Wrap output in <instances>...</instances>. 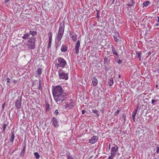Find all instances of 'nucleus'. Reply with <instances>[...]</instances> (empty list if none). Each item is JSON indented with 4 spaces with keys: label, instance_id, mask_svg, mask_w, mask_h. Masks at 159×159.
Wrapping results in <instances>:
<instances>
[{
    "label": "nucleus",
    "instance_id": "f257e3e1",
    "mask_svg": "<svg viewBox=\"0 0 159 159\" xmlns=\"http://www.w3.org/2000/svg\"><path fill=\"white\" fill-rule=\"evenodd\" d=\"M52 93L54 99L57 104L61 103L66 99V92L61 86L54 87Z\"/></svg>",
    "mask_w": 159,
    "mask_h": 159
},
{
    "label": "nucleus",
    "instance_id": "f03ea898",
    "mask_svg": "<svg viewBox=\"0 0 159 159\" xmlns=\"http://www.w3.org/2000/svg\"><path fill=\"white\" fill-rule=\"evenodd\" d=\"M37 32L36 31H30L29 33H26L23 34L22 38L24 39H27L28 38H35L34 36L36 35Z\"/></svg>",
    "mask_w": 159,
    "mask_h": 159
},
{
    "label": "nucleus",
    "instance_id": "7ed1b4c3",
    "mask_svg": "<svg viewBox=\"0 0 159 159\" xmlns=\"http://www.w3.org/2000/svg\"><path fill=\"white\" fill-rule=\"evenodd\" d=\"M35 38H34L32 39H28V43L27 44V45L29 48L31 49H33L35 48Z\"/></svg>",
    "mask_w": 159,
    "mask_h": 159
},
{
    "label": "nucleus",
    "instance_id": "20e7f679",
    "mask_svg": "<svg viewBox=\"0 0 159 159\" xmlns=\"http://www.w3.org/2000/svg\"><path fill=\"white\" fill-rule=\"evenodd\" d=\"M64 26L63 25H60V27L59 29L58 32L57 34V39L60 41L61 40L64 31Z\"/></svg>",
    "mask_w": 159,
    "mask_h": 159
},
{
    "label": "nucleus",
    "instance_id": "39448f33",
    "mask_svg": "<svg viewBox=\"0 0 159 159\" xmlns=\"http://www.w3.org/2000/svg\"><path fill=\"white\" fill-rule=\"evenodd\" d=\"M56 66L57 67H64L66 64V61L62 57H59Z\"/></svg>",
    "mask_w": 159,
    "mask_h": 159
},
{
    "label": "nucleus",
    "instance_id": "423d86ee",
    "mask_svg": "<svg viewBox=\"0 0 159 159\" xmlns=\"http://www.w3.org/2000/svg\"><path fill=\"white\" fill-rule=\"evenodd\" d=\"M58 75L61 79L67 80L68 79L67 74L65 73L62 70H60L58 71Z\"/></svg>",
    "mask_w": 159,
    "mask_h": 159
},
{
    "label": "nucleus",
    "instance_id": "0eeeda50",
    "mask_svg": "<svg viewBox=\"0 0 159 159\" xmlns=\"http://www.w3.org/2000/svg\"><path fill=\"white\" fill-rule=\"evenodd\" d=\"M80 48V41L78 40L76 44V45L75 46V54L76 55V57H77V58H78L79 56L78 54L79 53V49Z\"/></svg>",
    "mask_w": 159,
    "mask_h": 159
},
{
    "label": "nucleus",
    "instance_id": "6e6552de",
    "mask_svg": "<svg viewBox=\"0 0 159 159\" xmlns=\"http://www.w3.org/2000/svg\"><path fill=\"white\" fill-rule=\"evenodd\" d=\"M118 146L116 145H115L114 146L112 147L111 148V154L116 155L117 153L116 152L118 151Z\"/></svg>",
    "mask_w": 159,
    "mask_h": 159
},
{
    "label": "nucleus",
    "instance_id": "1a4fd4ad",
    "mask_svg": "<svg viewBox=\"0 0 159 159\" xmlns=\"http://www.w3.org/2000/svg\"><path fill=\"white\" fill-rule=\"evenodd\" d=\"M74 105V103L73 101L71 100L69 102H67L66 103V105L65 106V108H68L69 109L72 108Z\"/></svg>",
    "mask_w": 159,
    "mask_h": 159
},
{
    "label": "nucleus",
    "instance_id": "9d476101",
    "mask_svg": "<svg viewBox=\"0 0 159 159\" xmlns=\"http://www.w3.org/2000/svg\"><path fill=\"white\" fill-rule=\"evenodd\" d=\"M98 139L97 136H93L89 140V142L91 144H94L96 143Z\"/></svg>",
    "mask_w": 159,
    "mask_h": 159
},
{
    "label": "nucleus",
    "instance_id": "9b49d317",
    "mask_svg": "<svg viewBox=\"0 0 159 159\" xmlns=\"http://www.w3.org/2000/svg\"><path fill=\"white\" fill-rule=\"evenodd\" d=\"M21 101L20 100H16L15 102V106L18 109H20L21 108Z\"/></svg>",
    "mask_w": 159,
    "mask_h": 159
},
{
    "label": "nucleus",
    "instance_id": "f8f14e48",
    "mask_svg": "<svg viewBox=\"0 0 159 159\" xmlns=\"http://www.w3.org/2000/svg\"><path fill=\"white\" fill-rule=\"evenodd\" d=\"M113 37L115 41L117 42L119 40V38H120V36L119 33L116 31L115 32L114 34L113 35Z\"/></svg>",
    "mask_w": 159,
    "mask_h": 159
},
{
    "label": "nucleus",
    "instance_id": "ddd939ff",
    "mask_svg": "<svg viewBox=\"0 0 159 159\" xmlns=\"http://www.w3.org/2000/svg\"><path fill=\"white\" fill-rule=\"evenodd\" d=\"M52 121L53 125L55 127H57L58 126V121L57 120L56 118L54 117H53L52 119Z\"/></svg>",
    "mask_w": 159,
    "mask_h": 159
},
{
    "label": "nucleus",
    "instance_id": "4468645a",
    "mask_svg": "<svg viewBox=\"0 0 159 159\" xmlns=\"http://www.w3.org/2000/svg\"><path fill=\"white\" fill-rule=\"evenodd\" d=\"M70 37L74 42H76L77 38V36L76 34L74 33H72L70 34Z\"/></svg>",
    "mask_w": 159,
    "mask_h": 159
},
{
    "label": "nucleus",
    "instance_id": "2eb2a0df",
    "mask_svg": "<svg viewBox=\"0 0 159 159\" xmlns=\"http://www.w3.org/2000/svg\"><path fill=\"white\" fill-rule=\"evenodd\" d=\"M111 51L112 52V53L113 54L116 55L118 57H119V55L116 52V50L114 46L112 45L111 47Z\"/></svg>",
    "mask_w": 159,
    "mask_h": 159
},
{
    "label": "nucleus",
    "instance_id": "dca6fc26",
    "mask_svg": "<svg viewBox=\"0 0 159 159\" xmlns=\"http://www.w3.org/2000/svg\"><path fill=\"white\" fill-rule=\"evenodd\" d=\"M67 50V47L65 44H62L61 48V51L62 52H65Z\"/></svg>",
    "mask_w": 159,
    "mask_h": 159
},
{
    "label": "nucleus",
    "instance_id": "f3484780",
    "mask_svg": "<svg viewBox=\"0 0 159 159\" xmlns=\"http://www.w3.org/2000/svg\"><path fill=\"white\" fill-rule=\"evenodd\" d=\"M92 81L93 86H96L98 84V80L97 79L93 77L92 78Z\"/></svg>",
    "mask_w": 159,
    "mask_h": 159
},
{
    "label": "nucleus",
    "instance_id": "a211bd4d",
    "mask_svg": "<svg viewBox=\"0 0 159 159\" xmlns=\"http://www.w3.org/2000/svg\"><path fill=\"white\" fill-rule=\"evenodd\" d=\"M138 109V107L134 110L132 114V118L135 117Z\"/></svg>",
    "mask_w": 159,
    "mask_h": 159
},
{
    "label": "nucleus",
    "instance_id": "6ab92c4d",
    "mask_svg": "<svg viewBox=\"0 0 159 159\" xmlns=\"http://www.w3.org/2000/svg\"><path fill=\"white\" fill-rule=\"evenodd\" d=\"M136 53L137 54V55H138V58H139V60H140L142 53L140 52H139L136 51Z\"/></svg>",
    "mask_w": 159,
    "mask_h": 159
},
{
    "label": "nucleus",
    "instance_id": "aec40b11",
    "mask_svg": "<svg viewBox=\"0 0 159 159\" xmlns=\"http://www.w3.org/2000/svg\"><path fill=\"white\" fill-rule=\"evenodd\" d=\"M113 84V78H111L108 81V84L109 86H112Z\"/></svg>",
    "mask_w": 159,
    "mask_h": 159
},
{
    "label": "nucleus",
    "instance_id": "412c9836",
    "mask_svg": "<svg viewBox=\"0 0 159 159\" xmlns=\"http://www.w3.org/2000/svg\"><path fill=\"white\" fill-rule=\"evenodd\" d=\"M150 4V2L149 1L144 2L143 3V5L144 7H147Z\"/></svg>",
    "mask_w": 159,
    "mask_h": 159
},
{
    "label": "nucleus",
    "instance_id": "4be33fe9",
    "mask_svg": "<svg viewBox=\"0 0 159 159\" xmlns=\"http://www.w3.org/2000/svg\"><path fill=\"white\" fill-rule=\"evenodd\" d=\"M14 139V133H12L11 135L10 141L11 142H13Z\"/></svg>",
    "mask_w": 159,
    "mask_h": 159
},
{
    "label": "nucleus",
    "instance_id": "5701e85b",
    "mask_svg": "<svg viewBox=\"0 0 159 159\" xmlns=\"http://www.w3.org/2000/svg\"><path fill=\"white\" fill-rule=\"evenodd\" d=\"M37 74L39 75H40L42 74V70L41 68H38L36 71Z\"/></svg>",
    "mask_w": 159,
    "mask_h": 159
},
{
    "label": "nucleus",
    "instance_id": "b1692460",
    "mask_svg": "<svg viewBox=\"0 0 159 159\" xmlns=\"http://www.w3.org/2000/svg\"><path fill=\"white\" fill-rule=\"evenodd\" d=\"M34 155L35 156V158L36 159H38L40 157V156L39 153L37 152H35L34 153Z\"/></svg>",
    "mask_w": 159,
    "mask_h": 159
},
{
    "label": "nucleus",
    "instance_id": "393cba45",
    "mask_svg": "<svg viewBox=\"0 0 159 159\" xmlns=\"http://www.w3.org/2000/svg\"><path fill=\"white\" fill-rule=\"evenodd\" d=\"M50 105L48 103L45 106V110L46 111H48L49 110Z\"/></svg>",
    "mask_w": 159,
    "mask_h": 159
},
{
    "label": "nucleus",
    "instance_id": "a878e982",
    "mask_svg": "<svg viewBox=\"0 0 159 159\" xmlns=\"http://www.w3.org/2000/svg\"><path fill=\"white\" fill-rule=\"evenodd\" d=\"M25 150V148L24 147L23 149L22 150V151L20 154V156L21 157H23Z\"/></svg>",
    "mask_w": 159,
    "mask_h": 159
},
{
    "label": "nucleus",
    "instance_id": "bb28decb",
    "mask_svg": "<svg viewBox=\"0 0 159 159\" xmlns=\"http://www.w3.org/2000/svg\"><path fill=\"white\" fill-rule=\"evenodd\" d=\"M126 116L125 114L123 113L122 114V118L124 120V122L125 123L126 120Z\"/></svg>",
    "mask_w": 159,
    "mask_h": 159
},
{
    "label": "nucleus",
    "instance_id": "cd10ccee",
    "mask_svg": "<svg viewBox=\"0 0 159 159\" xmlns=\"http://www.w3.org/2000/svg\"><path fill=\"white\" fill-rule=\"evenodd\" d=\"M92 111L93 113L96 114L98 116H99V115L98 113V111L97 110H93Z\"/></svg>",
    "mask_w": 159,
    "mask_h": 159
},
{
    "label": "nucleus",
    "instance_id": "c85d7f7f",
    "mask_svg": "<svg viewBox=\"0 0 159 159\" xmlns=\"http://www.w3.org/2000/svg\"><path fill=\"white\" fill-rule=\"evenodd\" d=\"M111 155L108 157V159H112L113 158V157L115 156V155L112 154H111Z\"/></svg>",
    "mask_w": 159,
    "mask_h": 159
},
{
    "label": "nucleus",
    "instance_id": "c756f323",
    "mask_svg": "<svg viewBox=\"0 0 159 159\" xmlns=\"http://www.w3.org/2000/svg\"><path fill=\"white\" fill-rule=\"evenodd\" d=\"M48 37L49 39H52V32H49L48 34Z\"/></svg>",
    "mask_w": 159,
    "mask_h": 159
},
{
    "label": "nucleus",
    "instance_id": "7c9ffc66",
    "mask_svg": "<svg viewBox=\"0 0 159 159\" xmlns=\"http://www.w3.org/2000/svg\"><path fill=\"white\" fill-rule=\"evenodd\" d=\"M6 125L4 124L3 125V131H4L6 130Z\"/></svg>",
    "mask_w": 159,
    "mask_h": 159
},
{
    "label": "nucleus",
    "instance_id": "2f4dec72",
    "mask_svg": "<svg viewBox=\"0 0 159 159\" xmlns=\"http://www.w3.org/2000/svg\"><path fill=\"white\" fill-rule=\"evenodd\" d=\"M120 112V110H117L116 112L115 113L114 115H117L119 114V112Z\"/></svg>",
    "mask_w": 159,
    "mask_h": 159
},
{
    "label": "nucleus",
    "instance_id": "473e14b6",
    "mask_svg": "<svg viewBox=\"0 0 159 159\" xmlns=\"http://www.w3.org/2000/svg\"><path fill=\"white\" fill-rule=\"evenodd\" d=\"M134 4L132 3H128L127 4V5L129 7H131V6H134Z\"/></svg>",
    "mask_w": 159,
    "mask_h": 159
},
{
    "label": "nucleus",
    "instance_id": "72a5a7b5",
    "mask_svg": "<svg viewBox=\"0 0 159 159\" xmlns=\"http://www.w3.org/2000/svg\"><path fill=\"white\" fill-rule=\"evenodd\" d=\"M54 113L56 116H57L59 112L58 111V110L57 109H56L55 110Z\"/></svg>",
    "mask_w": 159,
    "mask_h": 159
},
{
    "label": "nucleus",
    "instance_id": "f704fd0d",
    "mask_svg": "<svg viewBox=\"0 0 159 159\" xmlns=\"http://www.w3.org/2000/svg\"><path fill=\"white\" fill-rule=\"evenodd\" d=\"M67 159H73V158L72 157L70 156L69 154H67Z\"/></svg>",
    "mask_w": 159,
    "mask_h": 159
},
{
    "label": "nucleus",
    "instance_id": "c9c22d12",
    "mask_svg": "<svg viewBox=\"0 0 159 159\" xmlns=\"http://www.w3.org/2000/svg\"><path fill=\"white\" fill-rule=\"evenodd\" d=\"M108 58L107 57H105L104 58V61L107 62L108 61Z\"/></svg>",
    "mask_w": 159,
    "mask_h": 159
},
{
    "label": "nucleus",
    "instance_id": "e433bc0d",
    "mask_svg": "<svg viewBox=\"0 0 159 159\" xmlns=\"http://www.w3.org/2000/svg\"><path fill=\"white\" fill-rule=\"evenodd\" d=\"M156 147L157 148L156 152L157 154H158L159 153V147L157 146Z\"/></svg>",
    "mask_w": 159,
    "mask_h": 159
},
{
    "label": "nucleus",
    "instance_id": "4c0bfd02",
    "mask_svg": "<svg viewBox=\"0 0 159 159\" xmlns=\"http://www.w3.org/2000/svg\"><path fill=\"white\" fill-rule=\"evenodd\" d=\"M117 62L118 64H120L122 62V60H121L119 59Z\"/></svg>",
    "mask_w": 159,
    "mask_h": 159
},
{
    "label": "nucleus",
    "instance_id": "58836bf2",
    "mask_svg": "<svg viewBox=\"0 0 159 159\" xmlns=\"http://www.w3.org/2000/svg\"><path fill=\"white\" fill-rule=\"evenodd\" d=\"M52 39H49L48 43L49 45H51V43L52 42Z\"/></svg>",
    "mask_w": 159,
    "mask_h": 159
},
{
    "label": "nucleus",
    "instance_id": "ea45409f",
    "mask_svg": "<svg viewBox=\"0 0 159 159\" xmlns=\"http://www.w3.org/2000/svg\"><path fill=\"white\" fill-rule=\"evenodd\" d=\"M7 82V83H8L10 82V79L8 78H7L6 79Z\"/></svg>",
    "mask_w": 159,
    "mask_h": 159
},
{
    "label": "nucleus",
    "instance_id": "a19ab883",
    "mask_svg": "<svg viewBox=\"0 0 159 159\" xmlns=\"http://www.w3.org/2000/svg\"><path fill=\"white\" fill-rule=\"evenodd\" d=\"M9 1V0H5L3 2V3L4 4L7 3Z\"/></svg>",
    "mask_w": 159,
    "mask_h": 159
},
{
    "label": "nucleus",
    "instance_id": "79ce46f5",
    "mask_svg": "<svg viewBox=\"0 0 159 159\" xmlns=\"http://www.w3.org/2000/svg\"><path fill=\"white\" fill-rule=\"evenodd\" d=\"M105 69L106 71H107L109 70V68L107 66L105 67Z\"/></svg>",
    "mask_w": 159,
    "mask_h": 159
},
{
    "label": "nucleus",
    "instance_id": "37998d69",
    "mask_svg": "<svg viewBox=\"0 0 159 159\" xmlns=\"http://www.w3.org/2000/svg\"><path fill=\"white\" fill-rule=\"evenodd\" d=\"M157 100H154V99H152V104H153V103H154V102H157Z\"/></svg>",
    "mask_w": 159,
    "mask_h": 159
},
{
    "label": "nucleus",
    "instance_id": "c03bdc74",
    "mask_svg": "<svg viewBox=\"0 0 159 159\" xmlns=\"http://www.w3.org/2000/svg\"><path fill=\"white\" fill-rule=\"evenodd\" d=\"M39 89H41L42 88V86L41 85V84H40V81H39Z\"/></svg>",
    "mask_w": 159,
    "mask_h": 159
},
{
    "label": "nucleus",
    "instance_id": "a18cd8bd",
    "mask_svg": "<svg viewBox=\"0 0 159 159\" xmlns=\"http://www.w3.org/2000/svg\"><path fill=\"white\" fill-rule=\"evenodd\" d=\"M13 82L14 84H15L17 83V80L14 79L13 80Z\"/></svg>",
    "mask_w": 159,
    "mask_h": 159
},
{
    "label": "nucleus",
    "instance_id": "49530a36",
    "mask_svg": "<svg viewBox=\"0 0 159 159\" xmlns=\"http://www.w3.org/2000/svg\"><path fill=\"white\" fill-rule=\"evenodd\" d=\"M131 2H130V3H132L134 4L135 3L134 2V0H131Z\"/></svg>",
    "mask_w": 159,
    "mask_h": 159
},
{
    "label": "nucleus",
    "instance_id": "de8ad7c7",
    "mask_svg": "<svg viewBox=\"0 0 159 159\" xmlns=\"http://www.w3.org/2000/svg\"><path fill=\"white\" fill-rule=\"evenodd\" d=\"M97 17L98 18H99L100 17L99 14L98 12L97 13Z\"/></svg>",
    "mask_w": 159,
    "mask_h": 159
},
{
    "label": "nucleus",
    "instance_id": "09e8293b",
    "mask_svg": "<svg viewBox=\"0 0 159 159\" xmlns=\"http://www.w3.org/2000/svg\"><path fill=\"white\" fill-rule=\"evenodd\" d=\"M86 111H85L84 110H83L82 111V114H84L85 112H86Z\"/></svg>",
    "mask_w": 159,
    "mask_h": 159
},
{
    "label": "nucleus",
    "instance_id": "8fccbe9b",
    "mask_svg": "<svg viewBox=\"0 0 159 159\" xmlns=\"http://www.w3.org/2000/svg\"><path fill=\"white\" fill-rule=\"evenodd\" d=\"M5 103H4L2 106V109H3L5 107Z\"/></svg>",
    "mask_w": 159,
    "mask_h": 159
},
{
    "label": "nucleus",
    "instance_id": "3c124183",
    "mask_svg": "<svg viewBox=\"0 0 159 159\" xmlns=\"http://www.w3.org/2000/svg\"><path fill=\"white\" fill-rule=\"evenodd\" d=\"M157 18L158 19V20H157V22H158L159 23V16L157 17Z\"/></svg>",
    "mask_w": 159,
    "mask_h": 159
},
{
    "label": "nucleus",
    "instance_id": "603ef678",
    "mask_svg": "<svg viewBox=\"0 0 159 159\" xmlns=\"http://www.w3.org/2000/svg\"><path fill=\"white\" fill-rule=\"evenodd\" d=\"M133 118V121L134 122H135V117H134V118Z\"/></svg>",
    "mask_w": 159,
    "mask_h": 159
},
{
    "label": "nucleus",
    "instance_id": "864d4df0",
    "mask_svg": "<svg viewBox=\"0 0 159 159\" xmlns=\"http://www.w3.org/2000/svg\"><path fill=\"white\" fill-rule=\"evenodd\" d=\"M151 54V52H149L148 53V55L149 56Z\"/></svg>",
    "mask_w": 159,
    "mask_h": 159
},
{
    "label": "nucleus",
    "instance_id": "5fc2aeb1",
    "mask_svg": "<svg viewBox=\"0 0 159 159\" xmlns=\"http://www.w3.org/2000/svg\"><path fill=\"white\" fill-rule=\"evenodd\" d=\"M159 25L158 24H156L155 25V26H159Z\"/></svg>",
    "mask_w": 159,
    "mask_h": 159
},
{
    "label": "nucleus",
    "instance_id": "6e6d98bb",
    "mask_svg": "<svg viewBox=\"0 0 159 159\" xmlns=\"http://www.w3.org/2000/svg\"><path fill=\"white\" fill-rule=\"evenodd\" d=\"M115 0H112V4H114Z\"/></svg>",
    "mask_w": 159,
    "mask_h": 159
},
{
    "label": "nucleus",
    "instance_id": "4d7b16f0",
    "mask_svg": "<svg viewBox=\"0 0 159 159\" xmlns=\"http://www.w3.org/2000/svg\"><path fill=\"white\" fill-rule=\"evenodd\" d=\"M110 144H109V149L110 148Z\"/></svg>",
    "mask_w": 159,
    "mask_h": 159
},
{
    "label": "nucleus",
    "instance_id": "13d9d810",
    "mask_svg": "<svg viewBox=\"0 0 159 159\" xmlns=\"http://www.w3.org/2000/svg\"><path fill=\"white\" fill-rule=\"evenodd\" d=\"M157 72L158 73H159V69H158L157 70Z\"/></svg>",
    "mask_w": 159,
    "mask_h": 159
},
{
    "label": "nucleus",
    "instance_id": "bf43d9fd",
    "mask_svg": "<svg viewBox=\"0 0 159 159\" xmlns=\"http://www.w3.org/2000/svg\"><path fill=\"white\" fill-rule=\"evenodd\" d=\"M119 78H120V75H119Z\"/></svg>",
    "mask_w": 159,
    "mask_h": 159
},
{
    "label": "nucleus",
    "instance_id": "052dcab7",
    "mask_svg": "<svg viewBox=\"0 0 159 159\" xmlns=\"http://www.w3.org/2000/svg\"><path fill=\"white\" fill-rule=\"evenodd\" d=\"M50 45H49V44L48 45V47H50Z\"/></svg>",
    "mask_w": 159,
    "mask_h": 159
},
{
    "label": "nucleus",
    "instance_id": "680f3d73",
    "mask_svg": "<svg viewBox=\"0 0 159 159\" xmlns=\"http://www.w3.org/2000/svg\"><path fill=\"white\" fill-rule=\"evenodd\" d=\"M156 87H158V85H157H157H156Z\"/></svg>",
    "mask_w": 159,
    "mask_h": 159
}]
</instances>
